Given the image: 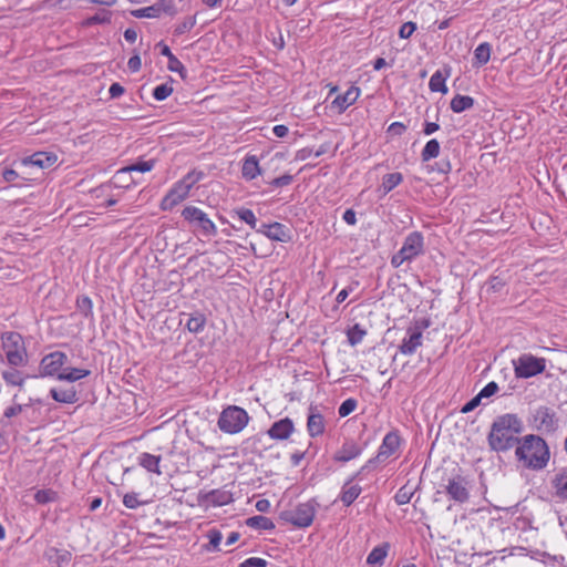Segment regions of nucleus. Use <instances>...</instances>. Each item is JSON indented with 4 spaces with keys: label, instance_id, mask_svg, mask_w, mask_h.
Returning a JSON list of instances; mask_svg holds the SVG:
<instances>
[{
    "label": "nucleus",
    "instance_id": "obj_29",
    "mask_svg": "<svg viewBox=\"0 0 567 567\" xmlns=\"http://www.w3.org/2000/svg\"><path fill=\"white\" fill-rule=\"evenodd\" d=\"M138 463L148 472L155 473L157 475L162 474V471L159 468L161 456L153 455L150 453H142L138 456Z\"/></svg>",
    "mask_w": 567,
    "mask_h": 567
},
{
    "label": "nucleus",
    "instance_id": "obj_10",
    "mask_svg": "<svg viewBox=\"0 0 567 567\" xmlns=\"http://www.w3.org/2000/svg\"><path fill=\"white\" fill-rule=\"evenodd\" d=\"M530 425L540 433H553L558 427V419L553 410L540 406L532 414Z\"/></svg>",
    "mask_w": 567,
    "mask_h": 567
},
{
    "label": "nucleus",
    "instance_id": "obj_59",
    "mask_svg": "<svg viewBox=\"0 0 567 567\" xmlns=\"http://www.w3.org/2000/svg\"><path fill=\"white\" fill-rule=\"evenodd\" d=\"M406 130L405 125L401 122H393L390 124L388 131L390 133H393V134H396V135H401L402 133H404Z\"/></svg>",
    "mask_w": 567,
    "mask_h": 567
},
{
    "label": "nucleus",
    "instance_id": "obj_15",
    "mask_svg": "<svg viewBox=\"0 0 567 567\" xmlns=\"http://www.w3.org/2000/svg\"><path fill=\"white\" fill-rule=\"evenodd\" d=\"M58 162L54 153L37 152L29 157L22 158L20 165L23 167L35 166L40 169L50 168Z\"/></svg>",
    "mask_w": 567,
    "mask_h": 567
},
{
    "label": "nucleus",
    "instance_id": "obj_33",
    "mask_svg": "<svg viewBox=\"0 0 567 567\" xmlns=\"http://www.w3.org/2000/svg\"><path fill=\"white\" fill-rule=\"evenodd\" d=\"M90 374V370L79 369V368H64L61 375H59L60 381H69L75 382L83 378H86Z\"/></svg>",
    "mask_w": 567,
    "mask_h": 567
},
{
    "label": "nucleus",
    "instance_id": "obj_1",
    "mask_svg": "<svg viewBox=\"0 0 567 567\" xmlns=\"http://www.w3.org/2000/svg\"><path fill=\"white\" fill-rule=\"evenodd\" d=\"M515 456L524 467L534 471L545 468L550 460L549 447L544 439L528 434L518 441Z\"/></svg>",
    "mask_w": 567,
    "mask_h": 567
},
{
    "label": "nucleus",
    "instance_id": "obj_53",
    "mask_svg": "<svg viewBox=\"0 0 567 567\" xmlns=\"http://www.w3.org/2000/svg\"><path fill=\"white\" fill-rule=\"evenodd\" d=\"M291 182H292V176L289 174H285V175L274 178L270 184L275 187H282V186L289 185Z\"/></svg>",
    "mask_w": 567,
    "mask_h": 567
},
{
    "label": "nucleus",
    "instance_id": "obj_20",
    "mask_svg": "<svg viewBox=\"0 0 567 567\" xmlns=\"http://www.w3.org/2000/svg\"><path fill=\"white\" fill-rule=\"evenodd\" d=\"M550 485L555 497L561 502H567V466L560 467L554 473Z\"/></svg>",
    "mask_w": 567,
    "mask_h": 567
},
{
    "label": "nucleus",
    "instance_id": "obj_31",
    "mask_svg": "<svg viewBox=\"0 0 567 567\" xmlns=\"http://www.w3.org/2000/svg\"><path fill=\"white\" fill-rule=\"evenodd\" d=\"M154 166H155L154 159L138 161L136 163H133L128 166H125V167L118 169L117 175L121 176V175H124L126 173H132V172L147 173V172H151L154 168Z\"/></svg>",
    "mask_w": 567,
    "mask_h": 567
},
{
    "label": "nucleus",
    "instance_id": "obj_6",
    "mask_svg": "<svg viewBox=\"0 0 567 567\" xmlns=\"http://www.w3.org/2000/svg\"><path fill=\"white\" fill-rule=\"evenodd\" d=\"M182 217L202 236L210 238L217 235V226L203 209L186 206L182 210Z\"/></svg>",
    "mask_w": 567,
    "mask_h": 567
},
{
    "label": "nucleus",
    "instance_id": "obj_19",
    "mask_svg": "<svg viewBox=\"0 0 567 567\" xmlns=\"http://www.w3.org/2000/svg\"><path fill=\"white\" fill-rule=\"evenodd\" d=\"M360 94V87L351 85L343 94H339L333 99L331 107L337 110L338 113H342L357 102Z\"/></svg>",
    "mask_w": 567,
    "mask_h": 567
},
{
    "label": "nucleus",
    "instance_id": "obj_47",
    "mask_svg": "<svg viewBox=\"0 0 567 567\" xmlns=\"http://www.w3.org/2000/svg\"><path fill=\"white\" fill-rule=\"evenodd\" d=\"M123 504L131 509H135L142 505L136 493H127L123 497Z\"/></svg>",
    "mask_w": 567,
    "mask_h": 567
},
{
    "label": "nucleus",
    "instance_id": "obj_24",
    "mask_svg": "<svg viewBox=\"0 0 567 567\" xmlns=\"http://www.w3.org/2000/svg\"><path fill=\"white\" fill-rule=\"evenodd\" d=\"M50 394L54 401L64 404H73L79 400L78 392L72 385L52 388Z\"/></svg>",
    "mask_w": 567,
    "mask_h": 567
},
{
    "label": "nucleus",
    "instance_id": "obj_43",
    "mask_svg": "<svg viewBox=\"0 0 567 567\" xmlns=\"http://www.w3.org/2000/svg\"><path fill=\"white\" fill-rule=\"evenodd\" d=\"M56 499V493L52 489H39L34 494V501L38 504H48Z\"/></svg>",
    "mask_w": 567,
    "mask_h": 567
},
{
    "label": "nucleus",
    "instance_id": "obj_25",
    "mask_svg": "<svg viewBox=\"0 0 567 567\" xmlns=\"http://www.w3.org/2000/svg\"><path fill=\"white\" fill-rule=\"evenodd\" d=\"M45 558L54 564L56 567H62L71 561L72 554L66 549H59L56 547H49L44 551Z\"/></svg>",
    "mask_w": 567,
    "mask_h": 567
},
{
    "label": "nucleus",
    "instance_id": "obj_11",
    "mask_svg": "<svg viewBox=\"0 0 567 567\" xmlns=\"http://www.w3.org/2000/svg\"><path fill=\"white\" fill-rule=\"evenodd\" d=\"M68 355L61 351H54L44 355L40 362L41 377H54L59 380L62 374Z\"/></svg>",
    "mask_w": 567,
    "mask_h": 567
},
{
    "label": "nucleus",
    "instance_id": "obj_55",
    "mask_svg": "<svg viewBox=\"0 0 567 567\" xmlns=\"http://www.w3.org/2000/svg\"><path fill=\"white\" fill-rule=\"evenodd\" d=\"M25 406L27 405H21V404L9 406L4 410V416L6 417L16 416V415L20 414L25 409Z\"/></svg>",
    "mask_w": 567,
    "mask_h": 567
},
{
    "label": "nucleus",
    "instance_id": "obj_48",
    "mask_svg": "<svg viewBox=\"0 0 567 567\" xmlns=\"http://www.w3.org/2000/svg\"><path fill=\"white\" fill-rule=\"evenodd\" d=\"M415 30L416 24L412 21H409L401 25L399 30V35L401 39H409L414 33Z\"/></svg>",
    "mask_w": 567,
    "mask_h": 567
},
{
    "label": "nucleus",
    "instance_id": "obj_46",
    "mask_svg": "<svg viewBox=\"0 0 567 567\" xmlns=\"http://www.w3.org/2000/svg\"><path fill=\"white\" fill-rule=\"evenodd\" d=\"M412 495L413 492L410 488L403 486L396 492L394 499L398 505H405L410 503Z\"/></svg>",
    "mask_w": 567,
    "mask_h": 567
},
{
    "label": "nucleus",
    "instance_id": "obj_22",
    "mask_svg": "<svg viewBox=\"0 0 567 567\" xmlns=\"http://www.w3.org/2000/svg\"><path fill=\"white\" fill-rule=\"evenodd\" d=\"M326 423L323 415L317 408L310 406L307 419V431L311 437L320 436L324 433Z\"/></svg>",
    "mask_w": 567,
    "mask_h": 567
},
{
    "label": "nucleus",
    "instance_id": "obj_8",
    "mask_svg": "<svg viewBox=\"0 0 567 567\" xmlns=\"http://www.w3.org/2000/svg\"><path fill=\"white\" fill-rule=\"evenodd\" d=\"M513 365L516 378L528 379L542 373L546 368V361L532 354H522L513 361Z\"/></svg>",
    "mask_w": 567,
    "mask_h": 567
},
{
    "label": "nucleus",
    "instance_id": "obj_27",
    "mask_svg": "<svg viewBox=\"0 0 567 567\" xmlns=\"http://www.w3.org/2000/svg\"><path fill=\"white\" fill-rule=\"evenodd\" d=\"M241 174L247 181H252L261 174L259 162L255 155H249L244 159Z\"/></svg>",
    "mask_w": 567,
    "mask_h": 567
},
{
    "label": "nucleus",
    "instance_id": "obj_2",
    "mask_svg": "<svg viewBox=\"0 0 567 567\" xmlns=\"http://www.w3.org/2000/svg\"><path fill=\"white\" fill-rule=\"evenodd\" d=\"M523 430L520 420L514 414H505L495 420L488 436V442L494 451H507L515 444L518 445L516 435Z\"/></svg>",
    "mask_w": 567,
    "mask_h": 567
},
{
    "label": "nucleus",
    "instance_id": "obj_34",
    "mask_svg": "<svg viewBox=\"0 0 567 567\" xmlns=\"http://www.w3.org/2000/svg\"><path fill=\"white\" fill-rule=\"evenodd\" d=\"M446 79L447 75H443L441 71H436L432 74L430 81H429V87L432 92H440V93H447V86H446Z\"/></svg>",
    "mask_w": 567,
    "mask_h": 567
},
{
    "label": "nucleus",
    "instance_id": "obj_9",
    "mask_svg": "<svg viewBox=\"0 0 567 567\" xmlns=\"http://www.w3.org/2000/svg\"><path fill=\"white\" fill-rule=\"evenodd\" d=\"M444 492L450 499L458 504H464L470 499V481L461 475L456 474L447 478L444 485Z\"/></svg>",
    "mask_w": 567,
    "mask_h": 567
},
{
    "label": "nucleus",
    "instance_id": "obj_44",
    "mask_svg": "<svg viewBox=\"0 0 567 567\" xmlns=\"http://www.w3.org/2000/svg\"><path fill=\"white\" fill-rule=\"evenodd\" d=\"M358 406V402L355 399H347L344 400L339 409H338V413L341 417H346L348 416L349 414H351Z\"/></svg>",
    "mask_w": 567,
    "mask_h": 567
},
{
    "label": "nucleus",
    "instance_id": "obj_23",
    "mask_svg": "<svg viewBox=\"0 0 567 567\" xmlns=\"http://www.w3.org/2000/svg\"><path fill=\"white\" fill-rule=\"evenodd\" d=\"M362 453V449L354 441H346L336 452L333 460L337 462H349L357 458Z\"/></svg>",
    "mask_w": 567,
    "mask_h": 567
},
{
    "label": "nucleus",
    "instance_id": "obj_12",
    "mask_svg": "<svg viewBox=\"0 0 567 567\" xmlns=\"http://www.w3.org/2000/svg\"><path fill=\"white\" fill-rule=\"evenodd\" d=\"M233 502V494L225 488L212 491H199L197 495L198 506L208 509L210 507H220Z\"/></svg>",
    "mask_w": 567,
    "mask_h": 567
},
{
    "label": "nucleus",
    "instance_id": "obj_3",
    "mask_svg": "<svg viewBox=\"0 0 567 567\" xmlns=\"http://www.w3.org/2000/svg\"><path fill=\"white\" fill-rule=\"evenodd\" d=\"M202 177L200 173L189 172L183 178L173 184L161 202V209L166 212L185 200L192 188Z\"/></svg>",
    "mask_w": 567,
    "mask_h": 567
},
{
    "label": "nucleus",
    "instance_id": "obj_60",
    "mask_svg": "<svg viewBox=\"0 0 567 567\" xmlns=\"http://www.w3.org/2000/svg\"><path fill=\"white\" fill-rule=\"evenodd\" d=\"M342 219H343L348 225H355V223H357V217H355V213H354V210H352V209H347V210L343 213Z\"/></svg>",
    "mask_w": 567,
    "mask_h": 567
},
{
    "label": "nucleus",
    "instance_id": "obj_7",
    "mask_svg": "<svg viewBox=\"0 0 567 567\" xmlns=\"http://www.w3.org/2000/svg\"><path fill=\"white\" fill-rule=\"evenodd\" d=\"M423 250V236L419 231L411 233L404 239L401 249L393 255L391 265L395 268L405 261H411Z\"/></svg>",
    "mask_w": 567,
    "mask_h": 567
},
{
    "label": "nucleus",
    "instance_id": "obj_54",
    "mask_svg": "<svg viewBox=\"0 0 567 567\" xmlns=\"http://www.w3.org/2000/svg\"><path fill=\"white\" fill-rule=\"evenodd\" d=\"M125 92V89L124 86H122L120 83L115 82L113 84H111L110 89H109V94L111 96V99H117L120 97L121 95H123Z\"/></svg>",
    "mask_w": 567,
    "mask_h": 567
},
{
    "label": "nucleus",
    "instance_id": "obj_51",
    "mask_svg": "<svg viewBox=\"0 0 567 567\" xmlns=\"http://www.w3.org/2000/svg\"><path fill=\"white\" fill-rule=\"evenodd\" d=\"M481 400H482V398L478 394L475 395L473 399H471L467 403H465L462 406L461 412L462 413H470V412H472L473 410H475L481 404Z\"/></svg>",
    "mask_w": 567,
    "mask_h": 567
},
{
    "label": "nucleus",
    "instance_id": "obj_36",
    "mask_svg": "<svg viewBox=\"0 0 567 567\" xmlns=\"http://www.w3.org/2000/svg\"><path fill=\"white\" fill-rule=\"evenodd\" d=\"M440 150H441V146H440V143L437 142V140H435V138L430 140L425 144V146L423 147V150L421 152L422 161L429 162L433 158H436L440 155Z\"/></svg>",
    "mask_w": 567,
    "mask_h": 567
},
{
    "label": "nucleus",
    "instance_id": "obj_50",
    "mask_svg": "<svg viewBox=\"0 0 567 567\" xmlns=\"http://www.w3.org/2000/svg\"><path fill=\"white\" fill-rule=\"evenodd\" d=\"M498 390V385L497 383H495L494 381L487 383L478 393V395L483 399V398H489L492 395H494Z\"/></svg>",
    "mask_w": 567,
    "mask_h": 567
},
{
    "label": "nucleus",
    "instance_id": "obj_61",
    "mask_svg": "<svg viewBox=\"0 0 567 567\" xmlns=\"http://www.w3.org/2000/svg\"><path fill=\"white\" fill-rule=\"evenodd\" d=\"M255 507L258 512H268L270 508V502L266 498L259 499L256 502Z\"/></svg>",
    "mask_w": 567,
    "mask_h": 567
},
{
    "label": "nucleus",
    "instance_id": "obj_38",
    "mask_svg": "<svg viewBox=\"0 0 567 567\" xmlns=\"http://www.w3.org/2000/svg\"><path fill=\"white\" fill-rule=\"evenodd\" d=\"M367 334V330L362 328L359 323H355L347 331L348 342L354 347L362 342L363 338Z\"/></svg>",
    "mask_w": 567,
    "mask_h": 567
},
{
    "label": "nucleus",
    "instance_id": "obj_45",
    "mask_svg": "<svg viewBox=\"0 0 567 567\" xmlns=\"http://www.w3.org/2000/svg\"><path fill=\"white\" fill-rule=\"evenodd\" d=\"M173 93V87L168 84L157 85L153 90V97L156 101H164Z\"/></svg>",
    "mask_w": 567,
    "mask_h": 567
},
{
    "label": "nucleus",
    "instance_id": "obj_17",
    "mask_svg": "<svg viewBox=\"0 0 567 567\" xmlns=\"http://www.w3.org/2000/svg\"><path fill=\"white\" fill-rule=\"evenodd\" d=\"M423 334L419 328H409L399 350L404 355H412L422 346Z\"/></svg>",
    "mask_w": 567,
    "mask_h": 567
},
{
    "label": "nucleus",
    "instance_id": "obj_58",
    "mask_svg": "<svg viewBox=\"0 0 567 567\" xmlns=\"http://www.w3.org/2000/svg\"><path fill=\"white\" fill-rule=\"evenodd\" d=\"M141 65V58L138 55H133L128 59L127 66L132 72H137Z\"/></svg>",
    "mask_w": 567,
    "mask_h": 567
},
{
    "label": "nucleus",
    "instance_id": "obj_21",
    "mask_svg": "<svg viewBox=\"0 0 567 567\" xmlns=\"http://www.w3.org/2000/svg\"><path fill=\"white\" fill-rule=\"evenodd\" d=\"M295 425L292 420L289 417H284L279 421H276L268 430V435L272 440L282 441L289 439V436L293 433Z\"/></svg>",
    "mask_w": 567,
    "mask_h": 567
},
{
    "label": "nucleus",
    "instance_id": "obj_52",
    "mask_svg": "<svg viewBox=\"0 0 567 567\" xmlns=\"http://www.w3.org/2000/svg\"><path fill=\"white\" fill-rule=\"evenodd\" d=\"M78 307L81 311L84 312L85 316H89L92 312V301L89 297H82L78 299Z\"/></svg>",
    "mask_w": 567,
    "mask_h": 567
},
{
    "label": "nucleus",
    "instance_id": "obj_40",
    "mask_svg": "<svg viewBox=\"0 0 567 567\" xmlns=\"http://www.w3.org/2000/svg\"><path fill=\"white\" fill-rule=\"evenodd\" d=\"M234 213L240 220L245 221L257 231V218L251 209L241 207L236 209Z\"/></svg>",
    "mask_w": 567,
    "mask_h": 567
},
{
    "label": "nucleus",
    "instance_id": "obj_37",
    "mask_svg": "<svg viewBox=\"0 0 567 567\" xmlns=\"http://www.w3.org/2000/svg\"><path fill=\"white\" fill-rule=\"evenodd\" d=\"M246 524L248 527L256 528V529L267 530V529L275 528V525L271 522V519H269L266 516H261V515L249 517L246 520Z\"/></svg>",
    "mask_w": 567,
    "mask_h": 567
},
{
    "label": "nucleus",
    "instance_id": "obj_5",
    "mask_svg": "<svg viewBox=\"0 0 567 567\" xmlns=\"http://www.w3.org/2000/svg\"><path fill=\"white\" fill-rule=\"evenodd\" d=\"M2 349L8 363L12 367H22L27 362V349L23 338L18 332H4L1 336Z\"/></svg>",
    "mask_w": 567,
    "mask_h": 567
},
{
    "label": "nucleus",
    "instance_id": "obj_39",
    "mask_svg": "<svg viewBox=\"0 0 567 567\" xmlns=\"http://www.w3.org/2000/svg\"><path fill=\"white\" fill-rule=\"evenodd\" d=\"M206 324V318L202 313H195L189 317L186 322V328L189 332L198 333L204 330Z\"/></svg>",
    "mask_w": 567,
    "mask_h": 567
},
{
    "label": "nucleus",
    "instance_id": "obj_26",
    "mask_svg": "<svg viewBox=\"0 0 567 567\" xmlns=\"http://www.w3.org/2000/svg\"><path fill=\"white\" fill-rule=\"evenodd\" d=\"M390 544L382 543L379 546H375L367 557V564L372 567H380L384 564V560L389 554Z\"/></svg>",
    "mask_w": 567,
    "mask_h": 567
},
{
    "label": "nucleus",
    "instance_id": "obj_13",
    "mask_svg": "<svg viewBox=\"0 0 567 567\" xmlns=\"http://www.w3.org/2000/svg\"><path fill=\"white\" fill-rule=\"evenodd\" d=\"M315 515V504L312 502H306L287 513V520L298 527H308L312 524Z\"/></svg>",
    "mask_w": 567,
    "mask_h": 567
},
{
    "label": "nucleus",
    "instance_id": "obj_30",
    "mask_svg": "<svg viewBox=\"0 0 567 567\" xmlns=\"http://www.w3.org/2000/svg\"><path fill=\"white\" fill-rule=\"evenodd\" d=\"M403 182V175L399 172L385 174L382 177V183L380 185V190L383 195L389 194L396 186H399Z\"/></svg>",
    "mask_w": 567,
    "mask_h": 567
},
{
    "label": "nucleus",
    "instance_id": "obj_28",
    "mask_svg": "<svg viewBox=\"0 0 567 567\" xmlns=\"http://www.w3.org/2000/svg\"><path fill=\"white\" fill-rule=\"evenodd\" d=\"M361 492L362 488L359 484L349 481L342 486L340 499L346 506H350L359 497Z\"/></svg>",
    "mask_w": 567,
    "mask_h": 567
},
{
    "label": "nucleus",
    "instance_id": "obj_64",
    "mask_svg": "<svg viewBox=\"0 0 567 567\" xmlns=\"http://www.w3.org/2000/svg\"><path fill=\"white\" fill-rule=\"evenodd\" d=\"M136 38H137V33L135 30L133 29H126L124 31V39L127 41V42H135L136 41Z\"/></svg>",
    "mask_w": 567,
    "mask_h": 567
},
{
    "label": "nucleus",
    "instance_id": "obj_62",
    "mask_svg": "<svg viewBox=\"0 0 567 567\" xmlns=\"http://www.w3.org/2000/svg\"><path fill=\"white\" fill-rule=\"evenodd\" d=\"M272 132L277 137H285L289 130L286 125L279 124L274 126Z\"/></svg>",
    "mask_w": 567,
    "mask_h": 567
},
{
    "label": "nucleus",
    "instance_id": "obj_16",
    "mask_svg": "<svg viewBox=\"0 0 567 567\" xmlns=\"http://www.w3.org/2000/svg\"><path fill=\"white\" fill-rule=\"evenodd\" d=\"M257 233L275 241L287 243L290 240L288 228L280 223L262 224L258 227Z\"/></svg>",
    "mask_w": 567,
    "mask_h": 567
},
{
    "label": "nucleus",
    "instance_id": "obj_42",
    "mask_svg": "<svg viewBox=\"0 0 567 567\" xmlns=\"http://www.w3.org/2000/svg\"><path fill=\"white\" fill-rule=\"evenodd\" d=\"M2 378L7 382V384L10 385L21 386L24 382V378L22 377L21 372L16 369L3 371Z\"/></svg>",
    "mask_w": 567,
    "mask_h": 567
},
{
    "label": "nucleus",
    "instance_id": "obj_35",
    "mask_svg": "<svg viewBox=\"0 0 567 567\" xmlns=\"http://www.w3.org/2000/svg\"><path fill=\"white\" fill-rule=\"evenodd\" d=\"M492 48L488 42L480 43L474 50L475 63L480 66L485 65L491 59Z\"/></svg>",
    "mask_w": 567,
    "mask_h": 567
},
{
    "label": "nucleus",
    "instance_id": "obj_63",
    "mask_svg": "<svg viewBox=\"0 0 567 567\" xmlns=\"http://www.w3.org/2000/svg\"><path fill=\"white\" fill-rule=\"evenodd\" d=\"M440 128L439 124L437 123H434V122H426L424 124V128H423V133L425 135H431L433 134L434 132H436L437 130Z\"/></svg>",
    "mask_w": 567,
    "mask_h": 567
},
{
    "label": "nucleus",
    "instance_id": "obj_14",
    "mask_svg": "<svg viewBox=\"0 0 567 567\" xmlns=\"http://www.w3.org/2000/svg\"><path fill=\"white\" fill-rule=\"evenodd\" d=\"M163 12L174 13V6L172 1L158 0L155 4L140 8L131 11V14L137 19H155L159 18Z\"/></svg>",
    "mask_w": 567,
    "mask_h": 567
},
{
    "label": "nucleus",
    "instance_id": "obj_32",
    "mask_svg": "<svg viewBox=\"0 0 567 567\" xmlns=\"http://www.w3.org/2000/svg\"><path fill=\"white\" fill-rule=\"evenodd\" d=\"M474 105V99L468 95H455L451 101V110L454 113H462Z\"/></svg>",
    "mask_w": 567,
    "mask_h": 567
},
{
    "label": "nucleus",
    "instance_id": "obj_57",
    "mask_svg": "<svg viewBox=\"0 0 567 567\" xmlns=\"http://www.w3.org/2000/svg\"><path fill=\"white\" fill-rule=\"evenodd\" d=\"M158 47L161 48V54L166 56L169 62H172V63H176L177 62V58L172 53V51L168 48V45H166L163 42H161V43H158Z\"/></svg>",
    "mask_w": 567,
    "mask_h": 567
},
{
    "label": "nucleus",
    "instance_id": "obj_49",
    "mask_svg": "<svg viewBox=\"0 0 567 567\" xmlns=\"http://www.w3.org/2000/svg\"><path fill=\"white\" fill-rule=\"evenodd\" d=\"M267 560L260 557H249L245 559L240 567H266Z\"/></svg>",
    "mask_w": 567,
    "mask_h": 567
},
{
    "label": "nucleus",
    "instance_id": "obj_4",
    "mask_svg": "<svg viewBox=\"0 0 567 567\" xmlns=\"http://www.w3.org/2000/svg\"><path fill=\"white\" fill-rule=\"evenodd\" d=\"M250 417L247 411L237 405H228L218 417L219 430L227 434L240 433L248 424Z\"/></svg>",
    "mask_w": 567,
    "mask_h": 567
},
{
    "label": "nucleus",
    "instance_id": "obj_18",
    "mask_svg": "<svg viewBox=\"0 0 567 567\" xmlns=\"http://www.w3.org/2000/svg\"><path fill=\"white\" fill-rule=\"evenodd\" d=\"M401 445V437L398 431H392L385 434L381 445L378 450V458L384 461L392 456Z\"/></svg>",
    "mask_w": 567,
    "mask_h": 567
},
{
    "label": "nucleus",
    "instance_id": "obj_41",
    "mask_svg": "<svg viewBox=\"0 0 567 567\" xmlns=\"http://www.w3.org/2000/svg\"><path fill=\"white\" fill-rule=\"evenodd\" d=\"M209 543L205 546L207 551H218L223 535L218 529H210L207 533Z\"/></svg>",
    "mask_w": 567,
    "mask_h": 567
},
{
    "label": "nucleus",
    "instance_id": "obj_56",
    "mask_svg": "<svg viewBox=\"0 0 567 567\" xmlns=\"http://www.w3.org/2000/svg\"><path fill=\"white\" fill-rule=\"evenodd\" d=\"M3 181L7 183H13L18 179L19 173L11 168H6L2 172Z\"/></svg>",
    "mask_w": 567,
    "mask_h": 567
}]
</instances>
